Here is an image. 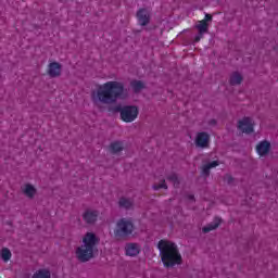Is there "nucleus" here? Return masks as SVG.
Segmentation results:
<instances>
[{"instance_id": "1a4fd4ad", "label": "nucleus", "mask_w": 278, "mask_h": 278, "mask_svg": "<svg viewBox=\"0 0 278 278\" xmlns=\"http://www.w3.org/2000/svg\"><path fill=\"white\" fill-rule=\"evenodd\" d=\"M137 18H138L139 25H141L142 27L149 25V21H150L149 11H147V9H140L137 12Z\"/></svg>"}, {"instance_id": "412c9836", "label": "nucleus", "mask_w": 278, "mask_h": 278, "mask_svg": "<svg viewBox=\"0 0 278 278\" xmlns=\"http://www.w3.org/2000/svg\"><path fill=\"white\" fill-rule=\"evenodd\" d=\"M1 257L3 262H10L12 260V252L8 248H3L1 251Z\"/></svg>"}, {"instance_id": "f3484780", "label": "nucleus", "mask_w": 278, "mask_h": 278, "mask_svg": "<svg viewBox=\"0 0 278 278\" xmlns=\"http://www.w3.org/2000/svg\"><path fill=\"white\" fill-rule=\"evenodd\" d=\"M111 153H121L123 151V143L121 141H115L110 144Z\"/></svg>"}, {"instance_id": "dca6fc26", "label": "nucleus", "mask_w": 278, "mask_h": 278, "mask_svg": "<svg viewBox=\"0 0 278 278\" xmlns=\"http://www.w3.org/2000/svg\"><path fill=\"white\" fill-rule=\"evenodd\" d=\"M195 27H197V29L199 30V34H200V35H203V34H206V31H207L210 25L207 24L206 21H203V20H202V21L199 22V24H198Z\"/></svg>"}, {"instance_id": "6ab92c4d", "label": "nucleus", "mask_w": 278, "mask_h": 278, "mask_svg": "<svg viewBox=\"0 0 278 278\" xmlns=\"http://www.w3.org/2000/svg\"><path fill=\"white\" fill-rule=\"evenodd\" d=\"M130 86L135 92H140V90L144 88V83H142L141 80H132L130 83Z\"/></svg>"}, {"instance_id": "20e7f679", "label": "nucleus", "mask_w": 278, "mask_h": 278, "mask_svg": "<svg viewBox=\"0 0 278 278\" xmlns=\"http://www.w3.org/2000/svg\"><path fill=\"white\" fill-rule=\"evenodd\" d=\"M114 233L115 238H127V236H131L134 233V223L125 218L119 219Z\"/></svg>"}, {"instance_id": "423d86ee", "label": "nucleus", "mask_w": 278, "mask_h": 278, "mask_svg": "<svg viewBox=\"0 0 278 278\" xmlns=\"http://www.w3.org/2000/svg\"><path fill=\"white\" fill-rule=\"evenodd\" d=\"M255 124H253V119L251 117H243L239 121L238 129L242 131V134H253Z\"/></svg>"}, {"instance_id": "39448f33", "label": "nucleus", "mask_w": 278, "mask_h": 278, "mask_svg": "<svg viewBox=\"0 0 278 278\" xmlns=\"http://www.w3.org/2000/svg\"><path fill=\"white\" fill-rule=\"evenodd\" d=\"M117 112H121V118L124 123H134V119L138 118V108L136 106L117 108Z\"/></svg>"}, {"instance_id": "aec40b11", "label": "nucleus", "mask_w": 278, "mask_h": 278, "mask_svg": "<svg viewBox=\"0 0 278 278\" xmlns=\"http://www.w3.org/2000/svg\"><path fill=\"white\" fill-rule=\"evenodd\" d=\"M31 278H51V273L46 269H39Z\"/></svg>"}, {"instance_id": "bb28decb", "label": "nucleus", "mask_w": 278, "mask_h": 278, "mask_svg": "<svg viewBox=\"0 0 278 278\" xmlns=\"http://www.w3.org/2000/svg\"><path fill=\"white\" fill-rule=\"evenodd\" d=\"M201 38H203V35L199 34L198 36H195L194 42H201Z\"/></svg>"}, {"instance_id": "ddd939ff", "label": "nucleus", "mask_w": 278, "mask_h": 278, "mask_svg": "<svg viewBox=\"0 0 278 278\" xmlns=\"http://www.w3.org/2000/svg\"><path fill=\"white\" fill-rule=\"evenodd\" d=\"M220 220L222 219L219 217H215L213 223L202 228L203 233H210V231H214V229H218V227L220 226Z\"/></svg>"}, {"instance_id": "c85d7f7f", "label": "nucleus", "mask_w": 278, "mask_h": 278, "mask_svg": "<svg viewBox=\"0 0 278 278\" xmlns=\"http://www.w3.org/2000/svg\"><path fill=\"white\" fill-rule=\"evenodd\" d=\"M216 124V119H211L210 121V125H215Z\"/></svg>"}, {"instance_id": "cd10ccee", "label": "nucleus", "mask_w": 278, "mask_h": 278, "mask_svg": "<svg viewBox=\"0 0 278 278\" xmlns=\"http://www.w3.org/2000/svg\"><path fill=\"white\" fill-rule=\"evenodd\" d=\"M188 199H189V201H194V195L189 194V195H188Z\"/></svg>"}, {"instance_id": "9b49d317", "label": "nucleus", "mask_w": 278, "mask_h": 278, "mask_svg": "<svg viewBox=\"0 0 278 278\" xmlns=\"http://www.w3.org/2000/svg\"><path fill=\"white\" fill-rule=\"evenodd\" d=\"M61 73L62 65H60V63L53 62L49 64L48 75H50V77H60Z\"/></svg>"}, {"instance_id": "6e6552de", "label": "nucleus", "mask_w": 278, "mask_h": 278, "mask_svg": "<svg viewBox=\"0 0 278 278\" xmlns=\"http://www.w3.org/2000/svg\"><path fill=\"white\" fill-rule=\"evenodd\" d=\"M98 218H99L98 211L88 210L83 214V220H85V223H87V225H92V224L97 223Z\"/></svg>"}, {"instance_id": "a211bd4d", "label": "nucleus", "mask_w": 278, "mask_h": 278, "mask_svg": "<svg viewBox=\"0 0 278 278\" xmlns=\"http://www.w3.org/2000/svg\"><path fill=\"white\" fill-rule=\"evenodd\" d=\"M216 166H218V161H212L211 163L203 165L202 173L207 176L210 175V169L216 168Z\"/></svg>"}, {"instance_id": "0eeeda50", "label": "nucleus", "mask_w": 278, "mask_h": 278, "mask_svg": "<svg viewBox=\"0 0 278 278\" xmlns=\"http://www.w3.org/2000/svg\"><path fill=\"white\" fill-rule=\"evenodd\" d=\"M195 146L200 149H206V147H210V135L207 132H198L195 137Z\"/></svg>"}, {"instance_id": "a878e982", "label": "nucleus", "mask_w": 278, "mask_h": 278, "mask_svg": "<svg viewBox=\"0 0 278 278\" xmlns=\"http://www.w3.org/2000/svg\"><path fill=\"white\" fill-rule=\"evenodd\" d=\"M202 21H205L206 23L208 21H212V15L206 13L204 20H202Z\"/></svg>"}, {"instance_id": "b1692460", "label": "nucleus", "mask_w": 278, "mask_h": 278, "mask_svg": "<svg viewBox=\"0 0 278 278\" xmlns=\"http://www.w3.org/2000/svg\"><path fill=\"white\" fill-rule=\"evenodd\" d=\"M162 188H164L165 190L168 188V186H166V180H162L161 184L153 186L154 190H162Z\"/></svg>"}, {"instance_id": "393cba45", "label": "nucleus", "mask_w": 278, "mask_h": 278, "mask_svg": "<svg viewBox=\"0 0 278 278\" xmlns=\"http://www.w3.org/2000/svg\"><path fill=\"white\" fill-rule=\"evenodd\" d=\"M224 181H225V184H228L229 186H231V184H233V176L227 174V175L224 177Z\"/></svg>"}, {"instance_id": "7ed1b4c3", "label": "nucleus", "mask_w": 278, "mask_h": 278, "mask_svg": "<svg viewBox=\"0 0 278 278\" xmlns=\"http://www.w3.org/2000/svg\"><path fill=\"white\" fill-rule=\"evenodd\" d=\"M83 245L76 249V256L79 262H90L94 257L99 239L94 232H87L83 238Z\"/></svg>"}, {"instance_id": "f257e3e1", "label": "nucleus", "mask_w": 278, "mask_h": 278, "mask_svg": "<svg viewBox=\"0 0 278 278\" xmlns=\"http://www.w3.org/2000/svg\"><path fill=\"white\" fill-rule=\"evenodd\" d=\"M125 92V85L118 81H108L100 86L96 93H92L93 103H103L104 105H112L116 103Z\"/></svg>"}, {"instance_id": "f03ea898", "label": "nucleus", "mask_w": 278, "mask_h": 278, "mask_svg": "<svg viewBox=\"0 0 278 278\" xmlns=\"http://www.w3.org/2000/svg\"><path fill=\"white\" fill-rule=\"evenodd\" d=\"M157 249L165 268H173V266L181 264V253H179V248L174 242L161 240L159 241Z\"/></svg>"}, {"instance_id": "9d476101", "label": "nucleus", "mask_w": 278, "mask_h": 278, "mask_svg": "<svg viewBox=\"0 0 278 278\" xmlns=\"http://www.w3.org/2000/svg\"><path fill=\"white\" fill-rule=\"evenodd\" d=\"M269 152H270V142H268V141H261L256 146V153L261 157H264V155H268Z\"/></svg>"}, {"instance_id": "4be33fe9", "label": "nucleus", "mask_w": 278, "mask_h": 278, "mask_svg": "<svg viewBox=\"0 0 278 278\" xmlns=\"http://www.w3.org/2000/svg\"><path fill=\"white\" fill-rule=\"evenodd\" d=\"M24 194H26V197H29L31 199L34 194H36V188H34V186L31 185H26L24 189Z\"/></svg>"}, {"instance_id": "5701e85b", "label": "nucleus", "mask_w": 278, "mask_h": 278, "mask_svg": "<svg viewBox=\"0 0 278 278\" xmlns=\"http://www.w3.org/2000/svg\"><path fill=\"white\" fill-rule=\"evenodd\" d=\"M168 181H173L174 186H179V178L177 177V174H170L167 176Z\"/></svg>"}, {"instance_id": "f8f14e48", "label": "nucleus", "mask_w": 278, "mask_h": 278, "mask_svg": "<svg viewBox=\"0 0 278 278\" xmlns=\"http://www.w3.org/2000/svg\"><path fill=\"white\" fill-rule=\"evenodd\" d=\"M140 254V245L138 243H128L126 245V255L129 257H136Z\"/></svg>"}, {"instance_id": "2eb2a0df", "label": "nucleus", "mask_w": 278, "mask_h": 278, "mask_svg": "<svg viewBox=\"0 0 278 278\" xmlns=\"http://www.w3.org/2000/svg\"><path fill=\"white\" fill-rule=\"evenodd\" d=\"M118 203L119 207H125V210H131L134 207V201L127 198H121Z\"/></svg>"}, {"instance_id": "4468645a", "label": "nucleus", "mask_w": 278, "mask_h": 278, "mask_svg": "<svg viewBox=\"0 0 278 278\" xmlns=\"http://www.w3.org/2000/svg\"><path fill=\"white\" fill-rule=\"evenodd\" d=\"M242 84V75L240 73L235 72L230 76V86H240Z\"/></svg>"}]
</instances>
